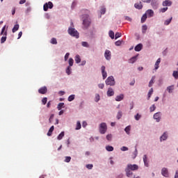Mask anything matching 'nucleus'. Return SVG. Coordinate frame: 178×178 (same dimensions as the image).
I'll return each instance as SVG.
<instances>
[{"label":"nucleus","mask_w":178,"mask_h":178,"mask_svg":"<svg viewBox=\"0 0 178 178\" xmlns=\"http://www.w3.org/2000/svg\"><path fill=\"white\" fill-rule=\"evenodd\" d=\"M131 170H138V165L136 164H128L125 168V172L127 177H130L133 175V172Z\"/></svg>","instance_id":"1"},{"label":"nucleus","mask_w":178,"mask_h":178,"mask_svg":"<svg viewBox=\"0 0 178 178\" xmlns=\"http://www.w3.org/2000/svg\"><path fill=\"white\" fill-rule=\"evenodd\" d=\"M83 19V24L86 29H88L90 27V24H91V19H90L88 15H82Z\"/></svg>","instance_id":"2"},{"label":"nucleus","mask_w":178,"mask_h":178,"mask_svg":"<svg viewBox=\"0 0 178 178\" xmlns=\"http://www.w3.org/2000/svg\"><path fill=\"white\" fill-rule=\"evenodd\" d=\"M68 33L70 34V35H72V37L79 38V32L76 30H75L74 28L70 27L68 29Z\"/></svg>","instance_id":"3"},{"label":"nucleus","mask_w":178,"mask_h":178,"mask_svg":"<svg viewBox=\"0 0 178 178\" xmlns=\"http://www.w3.org/2000/svg\"><path fill=\"white\" fill-rule=\"evenodd\" d=\"M107 129L108 127H106V123L102 122L100 124L99 132L101 134H105V133H106Z\"/></svg>","instance_id":"4"},{"label":"nucleus","mask_w":178,"mask_h":178,"mask_svg":"<svg viewBox=\"0 0 178 178\" xmlns=\"http://www.w3.org/2000/svg\"><path fill=\"white\" fill-rule=\"evenodd\" d=\"M52 8H54V3H52L51 1L44 3L43 6V10L44 12L48 11V9H52Z\"/></svg>","instance_id":"5"},{"label":"nucleus","mask_w":178,"mask_h":178,"mask_svg":"<svg viewBox=\"0 0 178 178\" xmlns=\"http://www.w3.org/2000/svg\"><path fill=\"white\" fill-rule=\"evenodd\" d=\"M106 86H115V78H113V76H109L106 80Z\"/></svg>","instance_id":"6"},{"label":"nucleus","mask_w":178,"mask_h":178,"mask_svg":"<svg viewBox=\"0 0 178 178\" xmlns=\"http://www.w3.org/2000/svg\"><path fill=\"white\" fill-rule=\"evenodd\" d=\"M104 58H106V60H111V58H112V54L111 53V51L106 49L104 52Z\"/></svg>","instance_id":"7"},{"label":"nucleus","mask_w":178,"mask_h":178,"mask_svg":"<svg viewBox=\"0 0 178 178\" xmlns=\"http://www.w3.org/2000/svg\"><path fill=\"white\" fill-rule=\"evenodd\" d=\"M161 175L164 176V177H169V172L168 171V168H162Z\"/></svg>","instance_id":"8"},{"label":"nucleus","mask_w":178,"mask_h":178,"mask_svg":"<svg viewBox=\"0 0 178 178\" xmlns=\"http://www.w3.org/2000/svg\"><path fill=\"white\" fill-rule=\"evenodd\" d=\"M47 91H48L47 86L42 87L38 90L39 94H47Z\"/></svg>","instance_id":"9"},{"label":"nucleus","mask_w":178,"mask_h":178,"mask_svg":"<svg viewBox=\"0 0 178 178\" xmlns=\"http://www.w3.org/2000/svg\"><path fill=\"white\" fill-rule=\"evenodd\" d=\"M145 14L148 17H154V10H147Z\"/></svg>","instance_id":"10"},{"label":"nucleus","mask_w":178,"mask_h":178,"mask_svg":"<svg viewBox=\"0 0 178 178\" xmlns=\"http://www.w3.org/2000/svg\"><path fill=\"white\" fill-rule=\"evenodd\" d=\"M107 95L108 97H113L115 95V92L113 91V89L112 88H109L107 91Z\"/></svg>","instance_id":"11"},{"label":"nucleus","mask_w":178,"mask_h":178,"mask_svg":"<svg viewBox=\"0 0 178 178\" xmlns=\"http://www.w3.org/2000/svg\"><path fill=\"white\" fill-rule=\"evenodd\" d=\"M154 119H155V120H156V122H160L161 121V113H156L154 115Z\"/></svg>","instance_id":"12"},{"label":"nucleus","mask_w":178,"mask_h":178,"mask_svg":"<svg viewBox=\"0 0 178 178\" xmlns=\"http://www.w3.org/2000/svg\"><path fill=\"white\" fill-rule=\"evenodd\" d=\"M102 77L104 79V80H105V79H106L108 74H106V72H105V66H102Z\"/></svg>","instance_id":"13"},{"label":"nucleus","mask_w":178,"mask_h":178,"mask_svg":"<svg viewBox=\"0 0 178 178\" xmlns=\"http://www.w3.org/2000/svg\"><path fill=\"white\" fill-rule=\"evenodd\" d=\"M141 49H143V44H138L135 47V51L136 52H140Z\"/></svg>","instance_id":"14"},{"label":"nucleus","mask_w":178,"mask_h":178,"mask_svg":"<svg viewBox=\"0 0 178 178\" xmlns=\"http://www.w3.org/2000/svg\"><path fill=\"white\" fill-rule=\"evenodd\" d=\"M172 5V1L170 0H165L163 2V6H170Z\"/></svg>","instance_id":"15"},{"label":"nucleus","mask_w":178,"mask_h":178,"mask_svg":"<svg viewBox=\"0 0 178 178\" xmlns=\"http://www.w3.org/2000/svg\"><path fill=\"white\" fill-rule=\"evenodd\" d=\"M134 7L136 8V9H143V4L141 3V1L135 3Z\"/></svg>","instance_id":"16"},{"label":"nucleus","mask_w":178,"mask_h":178,"mask_svg":"<svg viewBox=\"0 0 178 178\" xmlns=\"http://www.w3.org/2000/svg\"><path fill=\"white\" fill-rule=\"evenodd\" d=\"M4 35L5 36H2L1 38V44H3L5 42V41H6V35H8V32L6 31L4 33Z\"/></svg>","instance_id":"17"},{"label":"nucleus","mask_w":178,"mask_h":178,"mask_svg":"<svg viewBox=\"0 0 178 178\" xmlns=\"http://www.w3.org/2000/svg\"><path fill=\"white\" fill-rule=\"evenodd\" d=\"M159 63H161V58H158L154 65L155 70H158V69H159Z\"/></svg>","instance_id":"18"},{"label":"nucleus","mask_w":178,"mask_h":178,"mask_svg":"<svg viewBox=\"0 0 178 178\" xmlns=\"http://www.w3.org/2000/svg\"><path fill=\"white\" fill-rule=\"evenodd\" d=\"M123 98H124V95L123 94L118 95L115 97V101H117V102L122 101Z\"/></svg>","instance_id":"19"},{"label":"nucleus","mask_w":178,"mask_h":178,"mask_svg":"<svg viewBox=\"0 0 178 178\" xmlns=\"http://www.w3.org/2000/svg\"><path fill=\"white\" fill-rule=\"evenodd\" d=\"M54 129H55V127H54V126H51V127H50V129H49V131H48V133H47V136H48L49 137H51V136H52V133H53Z\"/></svg>","instance_id":"20"},{"label":"nucleus","mask_w":178,"mask_h":178,"mask_svg":"<svg viewBox=\"0 0 178 178\" xmlns=\"http://www.w3.org/2000/svg\"><path fill=\"white\" fill-rule=\"evenodd\" d=\"M168 138V134L166 133H164L160 138L161 141H165Z\"/></svg>","instance_id":"21"},{"label":"nucleus","mask_w":178,"mask_h":178,"mask_svg":"<svg viewBox=\"0 0 178 178\" xmlns=\"http://www.w3.org/2000/svg\"><path fill=\"white\" fill-rule=\"evenodd\" d=\"M50 42H51L53 45H56V44H58V40H56V38H52L51 39Z\"/></svg>","instance_id":"22"},{"label":"nucleus","mask_w":178,"mask_h":178,"mask_svg":"<svg viewBox=\"0 0 178 178\" xmlns=\"http://www.w3.org/2000/svg\"><path fill=\"white\" fill-rule=\"evenodd\" d=\"M65 137V132L62 131L57 137L58 140H62Z\"/></svg>","instance_id":"23"},{"label":"nucleus","mask_w":178,"mask_h":178,"mask_svg":"<svg viewBox=\"0 0 178 178\" xmlns=\"http://www.w3.org/2000/svg\"><path fill=\"white\" fill-rule=\"evenodd\" d=\"M75 62L76 63H80L81 62V58H80V56L76 55L75 56Z\"/></svg>","instance_id":"24"},{"label":"nucleus","mask_w":178,"mask_h":178,"mask_svg":"<svg viewBox=\"0 0 178 178\" xmlns=\"http://www.w3.org/2000/svg\"><path fill=\"white\" fill-rule=\"evenodd\" d=\"M130 130H131V127H130V126H127L124 129V131L127 133V134H130Z\"/></svg>","instance_id":"25"},{"label":"nucleus","mask_w":178,"mask_h":178,"mask_svg":"<svg viewBox=\"0 0 178 178\" xmlns=\"http://www.w3.org/2000/svg\"><path fill=\"white\" fill-rule=\"evenodd\" d=\"M122 116H123V113H122V111H118L117 114V119L119 120V119L122 118Z\"/></svg>","instance_id":"26"},{"label":"nucleus","mask_w":178,"mask_h":178,"mask_svg":"<svg viewBox=\"0 0 178 178\" xmlns=\"http://www.w3.org/2000/svg\"><path fill=\"white\" fill-rule=\"evenodd\" d=\"M19 30V24H15L13 28V33H16Z\"/></svg>","instance_id":"27"},{"label":"nucleus","mask_w":178,"mask_h":178,"mask_svg":"<svg viewBox=\"0 0 178 178\" xmlns=\"http://www.w3.org/2000/svg\"><path fill=\"white\" fill-rule=\"evenodd\" d=\"M136 60H137V56L132 57L129 60V63H134V62H136Z\"/></svg>","instance_id":"28"},{"label":"nucleus","mask_w":178,"mask_h":178,"mask_svg":"<svg viewBox=\"0 0 178 178\" xmlns=\"http://www.w3.org/2000/svg\"><path fill=\"white\" fill-rule=\"evenodd\" d=\"M145 20H147V14H144L141 17V23H145Z\"/></svg>","instance_id":"29"},{"label":"nucleus","mask_w":178,"mask_h":178,"mask_svg":"<svg viewBox=\"0 0 178 178\" xmlns=\"http://www.w3.org/2000/svg\"><path fill=\"white\" fill-rule=\"evenodd\" d=\"M68 63L70 65V67H72V66H73V63H74V60H73V58H70L69 59Z\"/></svg>","instance_id":"30"},{"label":"nucleus","mask_w":178,"mask_h":178,"mask_svg":"<svg viewBox=\"0 0 178 178\" xmlns=\"http://www.w3.org/2000/svg\"><path fill=\"white\" fill-rule=\"evenodd\" d=\"M81 129V123H80V121H78L76 122V130H80Z\"/></svg>","instance_id":"31"},{"label":"nucleus","mask_w":178,"mask_h":178,"mask_svg":"<svg viewBox=\"0 0 178 178\" xmlns=\"http://www.w3.org/2000/svg\"><path fill=\"white\" fill-rule=\"evenodd\" d=\"M143 161L145 163V166H148V162L147 161V155L143 156Z\"/></svg>","instance_id":"32"},{"label":"nucleus","mask_w":178,"mask_h":178,"mask_svg":"<svg viewBox=\"0 0 178 178\" xmlns=\"http://www.w3.org/2000/svg\"><path fill=\"white\" fill-rule=\"evenodd\" d=\"M174 86H170L167 88V90L168 91V92H172V91H173L174 90Z\"/></svg>","instance_id":"33"},{"label":"nucleus","mask_w":178,"mask_h":178,"mask_svg":"<svg viewBox=\"0 0 178 178\" xmlns=\"http://www.w3.org/2000/svg\"><path fill=\"white\" fill-rule=\"evenodd\" d=\"M108 34H109V37H111L112 40L115 38V33H113V31H110Z\"/></svg>","instance_id":"34"},{"label":"nucleus","mask_w":178,"mask_h":178,"mask_svg":"<svg viewBox=\"0 0 178 178\" xmlns=\"http://www.w3.org/2000/svg\"><path fill=\"white\" fill-rule=\"evenodd\" d=\"M154 80H155V76L152 77V79L149 83V87H152V84H154Z\"/></svg>","instance_id":"35"},{"label":"nucleus","mask_w":178,"mask_h":178,"mask_svg":"<svg viewBox=\"0 0 178 178\" xmlns=\"http://www.w3.org/2000/svg\"><path fill=\"white\" fill-rule=\"evenodd\" d=\"M63 105H65V103H59L58 104L57 108L58 109V111H60L62 108H63Z\"/></svg>","instance_id":"36"},{"label":"nucleus","mask_w":178,"mask_h":178,"mask_svg":"<svg viewBox=\"0 0 178 178\" xmlns=\"http://www.w3.org/2000/svg\"><path fill=\"white\" fill-rule=\"evenodd\" d=\"M170 22H172V17L165 21L164 22L165 26H169V24H170Z\"/></svg>","instance_id":"37"},{"label":"nucleus","mask_w":178,"mask_h":178,"mask_svg":"<svg viewBox=\"0 0 178 178\" xmlns=\"http://www.w3.org/2000/svg\"><path fill=\"white\" fill-rule=\"evenodd\" d=\"M152 92H154V89L151 88L148 92V98L147 99H149L151 98V95H152Z\"/></svg>","instance_id":"38"},{"label":"nucleus","mask_w":178,"mask_h":178,"mask_svg":"<svg viewBox=\"0 0 178 178\" xmlns=\"http://www.w3.org/2000/svg\"><path fill=\"white\" fill-rule=\"evenodd\" d=\"M106 151L112 152L113 151V147L108 145L106 147Z\"/></svg>","instance_id":"39"},{"label":"nucleus","mask_w":178,"mask_h":178,"mask_svg":"<svg viewBox=\"0 0 178 178\" xmlns=\"http://www.w3.org/2000/svg\"><path fill=\"white\" fill-rule=\"evenodd\" d=\"M147 25H143L142 26V33H143V34H145V32L147 31Z\"/></svg>","instance_id":"40"},{"label":"nucleus","mask_w":178,"mask_h":178,"mask_svg":"<svg viewBox=\"0 0 178 178\" xmlns=\"http://www.w3.org/2000/svg\"><path fill=\"white\" fill-rule=\"evenodd\" d=\"M172 76H173V77H175V79H178V71H174L172 73Z\"/></svg>","instance_id":"41"},{"label":"nucleus","mask_w":178,"mask_h":178,"mask_svg":"<svg viewBox=\"0 0 178 178\" xmlns=\"http://www.w3.org/2000/svg\"><path fill=\"white\" fill-rule=\"evenodd\" d=\"M82 46L85 47L86 48L90 47V44H88V42H82Z\"/></svg>","instance_id":"42"},{"label":"nucleus","mask_w":178,"mask_h":178,"mask_svg":"<svg viewBox=\"0 0 178 178\" xmlns=\"http://www.w3.org/2000/svg\"><path fill=\"white\" fill-rule=\"evenodd\" d=\"M74 99V95H71L70 96L68 97V101L69 102H72Z\"/></svg>","instance_id":"43"},{"label":"nucleus","mask_w":178,"mask_h":178,"mask_svg":"<svg viewBox=\"0 0 178 178\" xmlns=\"http://www.w3.org/2000/svg\"><path fill=\"white\" fill-rule=\"evenodd\" d=\"M120 37H122V33H116L115 35V39L118 40V38H120Z\"/></svg>","instance_id":"44"},{"label":"nucleus","mask_w":178,"mask_h":178,"mask_svg":"<svg viewBox=\"0 0 178 178\" xmlns=\"http://www.w3.org/2000/svg\"><path fill=\"white\" fill-rule=\"evenodd\" d=\"M72 68L70 67H67V70H66V73L67 74H70L72 73Z\"/></svg>","instance_id":"45"},{"label":"nucleus","mask_w":178,"mask_h":178,"mask_svg":"<svg viewBox=\"0 0 178 178\" xmlns=\"http://www.w3.org/2000/svg\"><path fill=\"white\" fill-rule=\"evenodd\" d=\"M71 160H72V157L65 156V162H67V163H69V162H70Z\"/></svg>","instance_id":"46"},{"label":"nucleus","mask_w":178,"mask_h":178,"mask_svg":"<svg viewBox=\"0 0 178 178\" xmlns=\"http://www.w3.org/2000/svg\"><path fill=\"white\" fill-rule=\"evenodd\" d=\"M155 109H156V106H155V104H153L150 108V112H154V111H155Z\"/></svg>","instance_id":"47"},{"label":"nucleus","mask_w":178,"mask_h":178,"mask_svg":"<svg viewBox=\"0 0 178 178\" xmlns=\"http://www.w3.org/2000/svg\"><path fill=\"white\" fill-rule=\"evenodd\" d=\"M106 140H108V141H112V134L107 135Z\"/></svg>","instance_id":"48"},{"label":"nucleus","mask_w":178,"mask_h":178,"mask_svg":"<svg viewBox=\"0 0 178 178\" xmlns=\"http://www.w3.org/2000/svg\"><path fill=\"white\" fill-rule=\"evenodd\" d=\"M102 15H105V13L106 12V8H102L100 10Z\"/></svg>","instance_id":"49"},{"label":"nucleus","mask_w":178,"mask_h":178,"mask_svg":"<svg viewBox=\"0 0 178 178\" xmlns=\"http://www.w3.org/2000/svg\"><path fill=\"white\" fill-rule=\"evenodd\" d=\"M168 10V7H165V8H163L160 10V12H161V13H165V12Z\"/></svg>","instance_id":"50"},{"label":"nucleus","mask_w":178,"mask_h":178,"mask_svg":"<svg viewBox=\"0 0 178 178\" xmlns=\"http://www.w3.org/2000/svg\"><path fill=\"white\" fill-rule=\"evenodd\" d=\"M48 100V99H47V97H44L42 99V102L43 104V105H45L47 104V101Z\"/></svg>","instance_id":"51"},{"label":"nucleus","mask_w":178,"mask_h":178,"mask_svg":"<svg viewBox=\"0 0 178 178\" xmlns=\"http://www.w3.org/2000/svg\"><path fill=\"white\" fill-rule=\"evenodd\" d=\"M99 101V95L96 94L95 95V102H98Z\"/></svg>","instance_id":"52"},{"label":"nucleus","mask_w":178,"mask_h":178,"mask_svg":"<svg viewBox=\"0 0 178 178\" xmlns=\"http://www.w3.org/2000/svg\"><path fill=\"white\" fill-rule=\"evenodd\" d=\"M140 118H141V115H140L139 114H137L135 115L136 120H140Z\"/></svg>","instance_id":"53"},{"label":"nucleus","mask_w":178,"mask_h":178,"mask_svg":"<svg viewBox=\"0 0 178 178\" xmlns=\"http://www.w3.org/2000/svg\"><path fill=\"white\" fill-rule=\"evenodd\" d=\"M121 151H129V148L127 147L123 146L121 148Z\"/></svg>","instance_id":"54"},{"label":"nucleus","mask_w":178,"mask_h":178,"mask_svg":"<svg viewBox=\"0 0 178 178\" xmlns=\"http://www.w3.org/2000/svg\"><path fill=\"white\" fill-rule=\"evenodd\" d=\"M70 54L67 53L65 56V60H67V59H69V56H70Z\"/></svg>","instance_id":"55"},{"label":"nucleus","mask_w":178,"mask_h":178,"mask_svg":"<svg viewBox=\"0 0 178 178\" xmlns=\"http://www.w3.org/2000/svg\"><path fill=\"white\" fill-rule=\"evenodd\" d=\"M92 164H88L86 165L87 169H92Z\"/></svg>","instance_id":"56"},{"label":"nucleus","mask_w":178,"mask_h":178,"mask_svg":"<svg viewBox=\"0 0 178 178\" xmlns=\"http://www.w3.org/2000/svg\"><path fill=\"white\" fill-rule=\"evenodd\" d=\"M121 44H122V42H120V40H118V41L115 42V45L117 47H119V45H121Z\"/></svg>","instance_id":"57"},{"label":"nucleus","mask_w":178,"mask_h":178,"mask_svg":"<svg viewBox=\"0 0 178 178\" xmlns=\"http://www.w3.org/2000/svg\"><path fill=\"white\" fill-rule=\"evenodd\" d=\"M22 35H23V32L20 31L19 33H18V40L22 38Z\"/></svg>","instance_id":"58"},{"label":"nucleus","mask_w":178,"mask_h":178,"mask_svg":"<svg viewBox=\"0 0 178 178\" xmlns=\"http://www.w3.org/2000/svg\"><path fill=\"white\" fill-rule=\"evenodd\" d=\"M6 26H3V28H2V30H1V35H2L3 34V33H5V29H6Z\"/></svg>","instance_id":"59"},{"label":"nucleus","mask_w":178,"mask_h":178,"mask_svg":"<svg viewBox=\"0 0 178 178\" xmlns=\"http://www.w3.org/2000/svg\"><path fill=\"white\" fill-rule=\"evenodd\" d=\"M51 119H54V114H51V115H50V118H49V123H51Z\"/></svg>","instance_id":"60"},{"label":"nucleus","mask_w":178,"mask_h":178,"mask_svg":"<svg viewBox=\"0 0 178 178\" xmlns=\"http://www.w3.org/2000/svg\"><path fill=\"white\" fill-rule=\"evenodd\" d=\"M98 87H99V88H101V89L104 88V83H99L98 85Z\"/></svg>","instance_id":"61"},{"label":"nucleus","mask_w":178,"mask_h":178,"mask_svg":"<svg viewBox=\"0 0 178 178\" xmlns=\"http://www.w3.org/2000/svg\"><path fill=\"white\" fill-rule=\"evenodd\" d=\"M29 12H31V8H27L26 10V13H29Z\"/></svg>","instance_id":"62"},{"label":"nucleus","mask_w":178,"mask_h":178,"mask_svg":"<svg viewBox=\"0 0 178 178\" xmlns=\"http://www.w3.org/2000/svg\"><path fill=\"white\" fill-rule=\"evenodd\" d=\"M23 3H26V0H21L19 1V5H23Z\"/></svg>","instance_id":"63"},{"label":"nucleus","mask_w":178,"mask_h":178,"mask_svg":"<svg viewBox=\"0 0 178 178\" xmlns=\"http://www.w3.org/2000/svg\"><path fill=\"white\" fill-rule=\"evenodd\" d=\"M175 178H178V172L177 171L175 173Z\"/></svg>","instance_id":"64"}]
</instances>
